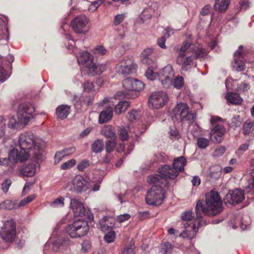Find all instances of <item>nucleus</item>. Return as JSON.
<instances>
[{"label": "nucleus", "instance_id": "72a5a7b5", "mask_svg": "<svg viewBox=\"0 0 254 254\" xmlns=\"http://www.w3.org/2000/svg\"><path fill=\"white\" fill-rule=\"evenodd\" d=\"M163 76L164 78L174 77V72L170 65H167L164 67L158 73L159 78Z\"/></svg>", "mask_w": 254, "mask_h": 254}, {"label": "nucleus", "instance_id": "39448f33", "mask_svg": "<svg viewBox=\"0 0 254 254\" xmlns=\"http://www.w3.org/2000/svg\"><path fill=\"white\" fill-rule=\"evenodd\" d=\"M123 86L126 90L117 92L115 95L116 99L136 98L139 95V92L144 88V84L139 80L127 78L123 81Z\"/></svg>", "mask_w": 254, "mask_h": 254}, {"label": "nucleus", "instance_id": "f704fd0d", "mask_svg": "<svg viewBox=\"0 0 254 254\" xmlns=\"http://www.w3.org/2000/svg\"><path fill=\"white\" fill-rule=\"evenodd\" d=\"M82 87L83 91L85 92L93 93L94 94L97 93V91L96 89V86L92 82L85 81V82L82 84Z\"/></svg>", "mask_w": 254, "mask_h": 254}, {"label": "nucleus", "instance_id": "4d7b16f0", "mask_svg": "<svg viewBox=\"0 0 254 254\" xmlns=\"http://www.w3.org/2000/svg\"><path fill=\"white\" fill-rule=\"evenodd\" d=\"M76 164L75 160H69L61 165V168L63 170L71 168Z\"/></svg>", "mask_w": 254, "mask_h": 254}, {"label": "nucleus", "instance_id": "a19ab883", "mask_svg": "<svg viewBox=\"0 0 254 254\" xmlns=\"http://www.w3.org/2000/svg\"><path fill=\"white\" fill-rule=\"evenodd\" d=\"M209 140L205 137H200L197 139V145L201 149H204L209 145Z\"/></svg>", "mask_w": 254, "mask_h": 254}, {"label": "nucleus", "instance_id": "69168bd1", "mask_svg": "<svg viewBox=\"0 0 254 254\" xmlns=\"http://www.w3.org/2000/svg\"><path fill=\"white\" fill-rule=\"evenodd\" d=\"M125 16L124 14L117 15L114 19V24L115 25L120 24L124 19Z\"/></svg>", "mask_w": 254, "mask_h": 254}, {"label": "nucleus", "instance_id": "6e6552de", "mask_svg": "<svg viewBox=\"0 0 254 254\" xmlns=\"http://www.w3.org/2000/svg\"><path fill=\"white\" fill-rule=\"evenodd\" d=\"M89 230L87 222L81 219L74 221L65 228L66 232L72 238L84 236L87 234Z\"/></svg>", "mask_w": 254, "mask_h": 254}, {"label": "nucleus", "instance_id": "c9c22d12", "mask_svg": "<svg viewBox=\"0 0 254 254\" xmlns=\"http://www.w3.org/2000/svg\"><path fill=\"white\" fill-rule=\"evenodd\" d=\"M254 122L251 120H247L243 126V133L245 135H249L252 133V128H253Z\"/></svg>", "mask_w": 254, "mask_h": 254}, {"label": "nucleus", "instance_id": "37998d69", "mask_svg": "<svg viewBox=\"0 0 254 254\" xmlns=\"http://www.w3.org/2000/svg\"><path fill=\"white\" fill-rule=\"evenodd\" d=\"M174 77L164 78L163 76H160L159 80L164 88H169L173 85V79Z\"/></svg>", "mask_w": 254, "mask_h": 254}, {"label": "nucleus", "instance_id": "bb28decb", "mask_svg": "<svg viewBox=\"0 0 254 254\" xmlns=\"http://www.w3.org/2000/svg\"><path fill=\"white\" fill-rule=\"evenodd\" d=\"M101 133L109 139L117 138L114 128L110 125L103 127L101 130Z\"/></svg>", "mask_w": 254, "mask_h": 254}, {"label": "nucleus", "instance_id": "4c0bfd02", "mask_svg": "<svg viewBox=\"0 0 254 254\" xmlns=\"http://www.w3.org/2000/svg\"><path fill=\"white\" fill-rule=\"evenodd\" d=\"M251 166L252 168L251 176L253 178V181L246 188V191L248 193L254 194V160H252L251 162Z\"/></svg>", "mask_w": 254, "mask_h": 254}, {"label": "nucleus", "instance_id": "e433bc0d", "mask_svg": "<svg viewBox=\"0 0 254 254\" xmlns=\"http://www.w3.org/2000/svg\"><path fill=\"white\" fill-rule=\"evenodd\" d=\"M15 201L10 200H5L0 203V209L10 210L16 209Z\"/></svg>", "mask_w": 254, "mask_h": 254}, {"label": "nucleus", "instance_id": "20e7f679", "mask_svg": "<svg viewBox=\"0 0 254 254\" xmlns=\"http://www.w3.org/2000/svg\"><path fill=\"white\" fill-rule=\"evenodd\" d=\"M205 55L204 49L189 41L183 42L179 52L177 63L182 65V69L187 71L191 67L194 59L203 57Z\"/></svg>", "mask_w": 254, "mask_h": 254}, {"label": "nucleus", "instance_id": "a18cd8bd", "mask_svg": "<svg viewBox=\"0 0 254 254\" xmlns=\"http://www.w3.org/2000/svg\"><path fill=\"white\" fill-rule=\"evenodd\" d=\"M118 135L122 141L127 140L128 138L127 131L124 127L122 126L118 128Z\"/></svg>", "mask_w": 254, "mask_h": 254}, {"label": "nucleus", "instance_id": "f257e3e1", "mask_svg": "<svg viewBox=\"0 0 254 254\" xmlns=\"http://www.w3.org/2000/svg\"><path fill=\"white\" fill-rule=\"evenodd\" d=\"M19 148H11L8 151L7 159H41L45 143L40 139H35L31 132L20 134L18 139Z\"/></svg>", "mask_w": 254, "mask_h": 254}, {"label": "nucleus", "instance_id": "9b49d317", "mask_svg": "<svg viewBox=\"0 0 254 254\" xmlns=\"http://www.w3.org/2000/svg\"><path fill=\"white\" fill-rule=\"evenodd\" d=\"M165 193V190L162 186H153L147 192L146 202L149 205H160L163 202Z\"/></svg>", "mask_w": 254, "mask_h": 254}, {"label": "nucleus", "instance_id": "423d86ee", "mask_svg": "<svg viewBox=\"0 0 254 254\" xmlns=\"http://www.w3.org/2000/svg\"><path fill=\"white\" fill-rule=\"evenodd\" d=\"M193 217L191 211H185L182 214V218L186 222L184 224L185 230L180 234L181 237L191 239L196 234L199 227L201 225V218H198L196 217V218L192 221V218Z\"/></svg>", "mask_w": 254, "mask_h": 254}, {"label": "nucleus", "instance_id": "f8f14e48", "mask_svg": "<svg viewBox=\"0 0 254 254\" xmlns=\"http://www.w3.org/2000/svg\"><path fill=\"white\" fill-rule=\"evenodd\" d=\"M89 21L85 15H78L71 21L70 26L75 33L85 34L90 29Z\"/></svg>", "mask_w": 254, "mask_h": 254}, {"label": "nucleus", "instance_id": "1a4fd4ad", "mask_svg": "<svg viewBox=\"0 0 254 254\" xmlns=\"http://www.w3.org/2000/svg\"><path fill=\"white\" fill-rule=\"evenodd\" d=\"M89 230L87 222L81 219L74 221L65 228L66 232L72 238L84 236L87 234Z\"/></svg>", "mask_w": 254, "mask_h": 254}, {"label": "nucleus", "instance_id": "de8ad7c7", "mask_svg": "<svg viewBox=\"0 0 254 254\" xmlns=\"http://www.w3.org/2000/svg\"><path fill=\"white\" fill-rule=\"evenodd\" d=\"M173 245L169 242H165L161 246V252L162 254H169L173 250Z\"/></svg>", "mask_w": 254, "mask_h": 254}, {"label": "nucleus", "instance_id": "680f3d73", "mask_svg": "<svg viewBox=\"0 0 254 254\" xmlns=\"http://www.w3.org/2000/svg\"><path fill=\"white\" fill-rule=\"evenodd\" d=\"M234 59H243L244 57V53L243 51V46L240 45L237 51L234 53Z\"/></svg>", "mask_w": 254, "mask_h": 254}, {"label": "nucleus", "instance_id": "6e6d98bb", "mask_svg": "<svg viewBox=\"0 0 254 254\" xmlns=\"http://www.w3.org/2000/svg\"><path fill=\"white\" fill-rule=\"evenodd\" d=\"M11 181L9 179H6L1 184V189L3 192L6 193L11 186Z\"/></svg>", "mask_w": 254, "mask_h": 254}, {"label": "nucleus", "instance_id": "09e8293b", "mask_svg": "<svg viewBox=\"0 0 254 254\" xmlns=\"http://www.w3.org/2000/svg\"><path fill=\"white\" fill-rule=\"evenodd\" d=\"M235 65L234 66L236 68V70L239 71H244L246 68V65L244 62L240 59H234Z\"/></svg>", "mask_w": 254, "mask_h": 254}, {"label": "nucleus", "instance_id": "c756f323", "mask_svg": "<svg viewBox=\"0 0 254 254\" xmlns=\"http://www.w3.org/2000/svg\"><path fill=\"white\" fill-rule=\"evenodd\" d=\"M101 230L103 232L110 231L114 226V224L110 222L108 217H103L99 222Z\"/></svg>", "mask_w": 254, "mask_h": 254}, {"label": "nucleus", "instance_id": "a211bd4d", "mask_svg": "<svg viewBox=\"0 0 254 254\" xmlns=\"http://www.w3.org/2000/svg\"><path fill=\"white\" fill-rule=\"evenodd\" d=\"M245 198L244 191L239 189L230 190L224 198L226 204H235L241 202Z\"/></svg>", "mask_w": 254, "mask_h": 254}, {"label": "nucleus", "instance_id": "412c9836", "mask_svg": "<svg viewBox=\"0 0 254 254\" xmlns=\"http://www.w3.org/2000/svg\"><path fill=\"white\" fill-rule=\"evenodd\" d=\"M70 208L75 217H81L85 214L86 209L84 206L76 198L71 199Z\"/></svg>", "mask_w": 254, "mask_h": 254}, {"label": "nucleus", "instance_id": "2f4dec72", "mask_svg": "<svg viewBox=\"0 0 254 254\" xmlns=\"http://www.w3.org/2000/svg\"><path fill=\"white\" fill-rule=\"evenodd\" d=\"M75 150L74 147H71L58 151L55 155V159H63L72 154L75 151Z\"/></svg>", "mask_w": 254, "mask_h": 254}, {"label": "nucleus", "instance_id": "4468645a", "mask_svg": "<svg viewBox=\"0 0 254 254\" xmlns=\"http://www.w3.org/2000/svg\"><path fill=\"white\" fill-rule=\"evenodd\" d=\"M137 67L131 57H126L116 65L117 72L125 76L134 72Z\"/></svg>", "mask_w": 254, "mask_h": 254}, {"label": "nucleus", "instance_id": "bf43d9fd", "mask_svg": "<svg viewBox=\"0 0 254 254\" xmlns=\"http://www.w3.org/2000/svg\"><path fill=\"white\" fill-rule=\"evenodd\" d=\"M8 77L7 71L4 69L3 67L0 66V81L3 82Z\"/></svg>", "mask_w": 254, "mask_h": 254}, {"label": "nucleus", "instance_id": "5fc2aeb1", "mask_svg": "<svg viewBox=\"0 0 254 254\" xmlns=\"http://www.w3.org/2000/svg\"><path fill=\"white\" fill-rule=\"evenodd\" d=\"M90 164L88 160H83L77 166V168L79 171H82Z\"/></svg>", "mask_w": 254, "mask_h": 254}, {"label": "nucleus", "instance_id": "8fccbe9b", "mask_svg": "<svg viewBox=\"0 0 254 254\" xmlns=\"http://www.w3.org/2000/svg\"><path fill=\"white\" fill-rule=\"evenodd\" d=\"M173 82L174 87L178 89H181L184 84L183 78L180 76L176 77Z\"/></svg>", "mask_w": 254, "mask_h": 254}, {"label": "nucleus", "instance_id": "79ce46f5", "mask_svg": "<svg viewBox=\"0 0 254 254\" xmlns=\"http://www.w3.org/2000/svg\"><path fill=\"white\" fill-rule=\"evenodd\" d=\"M169 129H170V131L169 132V138L172 140H178L181 137V136H180L177 128L175 127H174V126L170 127Z\"/></svg>", "mask_w": 254, "mask_h": 254}, {"label": "nucleus", "instance_id": "ea45409f", "mask_svg": "<svg viewBox=\"0 0 254 254\" xmlns=\"http://www.w3.org/2000/svg\"><path fill=\"white\" fill-rule=\"evenodd\" d=\"M104 147V143L102 140L98 139L94 141L92 145V150L95 153L102 151Z\"/></svg>", "mask_w": 254, "mask_h": 254}, {"label": "nucleus", "instance_id": "0eeeda50", "mask_svg": "<svg viewBox=\"0 0 254 254\" xmlns=\"http://www.w3.org/2000/svg\"><path fill=\"white\" fill-rule=\"evenodd\" d=\"M79 64L85 66L87 73L89 76H95L101 74L106 68L105 65H96L93 62V58L91 54L87 52H82L78 58Z\"/></svg>", "mask_w": 254, "mask_h": 254}, {"label": "nucleus", "instance_id": "9d476101", "mask_svg": "<svg viewBox=\"0 0 254 254\" xmlns=\"http://www.w3.org/2000/svg\"><path fill=\"white\" fill-rule=\"evenodd\" d=\"M173 113L176 120L183 123H193L196 118V114L190 111L186 103L178 104L174 108Z\"/></svg>", "mask_w": 254, "mask_h": 254}, {"label": "nucleus", "instance_id": "7ed1b4c3", "mask_svg": "<svg viewBox=\"0 0 254 254\" xmlns=\"http://www.w3.org/2000/svg\"><path fill=\"white\" fill-rule=\"evenodd\" d=\"M223 210V202L218 192L211 190L206 195L205 206L199 200L196 204V216L202 218V213L208 216L220 214Z\"/></svg>", "mask_w": 254, "mask_h": 254}, {"label": "nucleus", "instance_id": "3c124183", "mask_svg": "<svg viewBox=\"0 0 254 254\" xmlns=\"http://www.w3.org/2000/svg\"><path fill=\"white\" fill-rule=\"evenodd\" d=\"M64 197L60 196L55 200H54L52 203L51 205L53 207H62L64 206Z\"/></svg>", "mask_w": 254, "mask_h": 254}, {"label": "nucleus", "instance_id": "b1692460", "mask_svg": "<svg viewBox=\"0 0 254 254\" xmlns=\"http://www.w3.org/2000/svg\"><path fill=\"white\" fill-rule=\"evenodd\" d=\"M70 112V107L67 105H62L57 108L56 115L60 119L66 118Z\"/></svg>", "mask_w": 254, "mask_h": 254}, {"label": "nucleus", "instance_id": "58836bf2", "mask_svg": "<svg viewBox=\"0 0 254 254\" xmlns=\"http://www.w3.org/2000/svg\"><path fill=\"white\" fill-rule=\"evenodd\" d=\"M106 145V150L108 153H110L112 152L117 145V141L116 139L114 138V139H108L105 142Z\"/></svg>", "mask_w": 254, "mask_h": 254}, {"label": "nucleus", "instance_id": "864d4df0", "mask_svg": "<svg viewBox=\"0 0 254 254\" xmlns=\"http://www.w3.org/2000/svg\"><path fill=\"white\" fill-rule=\"evenodd\" d=\"M116 237V234L114 232L109 231L104 236L105 240L108 243L114 241Z\"/></svg>", "mask_w": 254, "mask_h": 254}, {"label": "nucleus", "instance_id": "338daca9", "mask_svg": "<svg viewBox=\"0 0 254 254\" xmlns=\"http://www.w3.org/2000/svg\"><path fill=\"white\" fill-rule=\"evenodd\" d=\"M130 217V216L129 214L126 213L118 215L117 217V220L119 222L122 223L125 221L128 220Z\"/></svg>", "mask_w": 254, "mask_h": 254}, {"label": "nucleus", "instance_id": "4be33fe9", "mask_svg": "<svg viewBox=\"0 0 254 254\" xmlns=\"http://www.w3.org/2000/svg\"><path fill=\"white\" fill-rule=\"evenodd\" d=\"M37 164L36 163H31L23 164L20 169V174L22 176L32 177L36 173Z\"/></svg>", "mask_w": 254, "mask_h": 254}, {"label": "nucleus", "instance_id": "7c9ffc66", "mask_svg": "<svg viewBox=\"0 0 254 254\" xmlns=\"http://www.w3.org/2000/svg\"><path fill=\"white\" fill-rule=\"evenodd\" d=\"M130 106V102L126 100L120 101L115 107L114 111L116 114L119 115L125 112Z\"/></svg>", "mask_w": 254, "mask_h": 254}, {"label": "nucleus", "instance_id": "a878e982", "mask_svg": "<svg viewBox=\"0 0 254 254\" xmlns=\"http://www.w3.org/2000/svg\"><path fill=\"white\" fill-rule=\"evenodd\" d=\"M231 0H216L214 8L220 12H225L228 8Z\"/></svg>", "mask_w": 254, "mask_h": 254}, {"label": "nucleus", "instance_id": "2eb2a0df", "mask_svg": "<svg viewBox=\"0 0 254 254\" xmlns=\"http://www.w3.org/2000/svg\"><path fill=\"white\" fill-rule=\"evenodd\" d=\"M1 238L7 242H13L16 237V225L13 220L6 221L0 232Z\"/></svg>", "mask_w": 254, "mask_h": 254}, {"label": "nucleus", "instance_id": "13d9d810", "mask_svg": "<svg viewBox=\"0 0 254 254\" xmlns=\"http://www.w3.org/2000/svg\"><path fill=\"white\" fill-rule=\"evenodd\" d=\"M138 116V112L133 110L128 113L127 118L129 122H133L136 119Z\"/></svg>", "mask_w": 254, "mask_h": 254}, {"label": "nucleus", "instance_id": "393cba45", "mask_svg": "<svg viewBox=\"0 0 254 254\" xmlns=\"http://www.w3.org/2000/svg\"><path fill=\"white\" fill-rule=\"evenodd\" d=\"M113 114V108H110L102 111L99 117V122L102 124L111 120Z\"/></svg>", "mask_w": 254, "mask_h": 254}, {"label": "nucleus", "instance_id": "774afa93", "mask_svg": "<svg viewBox=\"0 0 254 254\" xmlns=\"http://www.w3.org/2000/svg\"><path fill=\"white\" fill-rule=\"evenodd\" d=\"M134 246L133 245H130L125 249L123 254H134Z\"/></svg>", "mask_w": 254, "mask_h": 254}, {"label": "nucleus", "instance_id": "0e129e2a", "mask_svg": "<svg viewBox=\"0 0 254 254\" xmlns=\"http://www.w3.org/2000/svg\"><path fill=\"white\" fill-rule=\"evenodd\" d=\"M14 61V57L12 55L9 54L6 58V62L4 64V62L2 61V64L6 65L7 67H9L10 68H12V63Z\"/></svg>", "mask_w": 254, "mask_h": 254}, {"label": "nucleus", "instance_id": "5701e85b", "mask_svg": "<svg viewBox=\"0 0 254 254\" xmlns=\"http://www.w3.org/2000/svg\"><path fill=\"white\" fill-rule=\"evenodd\" d=\"M73 185L78 191H81L87 188V182L81 176H77L73 179Z\"/></svg>", "mask_w": 254, "mask_h": 254}, {"label": "nucleus", "instance_id": "ddd939ff", "mask_svg": "<svg viewBox=\"0 0 254 254\" xmlns=\"http://www.w3.org/2000/svg\"><path fill=\"white\" fill-rule=\"evenodd\" d=\"M34 112L35 108L32 104L28 103L20 104L17 112L18 120L26 125L29 123Z\"/></svg>", "mask_w": 254, "mask_h": 254}, {"label": "nucleus", "instance_id": "c03bdc74", "mask_svg": "<svg viewBox=\"0 0 254 254\" xmlns=\"http://www.w3.org/2000/svg\"><path fill=\"white\" fill-rule=\"evenodd\" d=\"M23 124L21 123L17 118V116H12L10 119L8 123V127L11 129L17 128L19 127V124Z\"/></svg>", "mask_w": 254, "mask_h": 254}, {"label": "nucleus", "instance_id": "f03ea898", "mask_svg": "<svg viewBox=\"0 0 254 254\" xmlns=\"http://www.w3.org/2000/svg\"><path fill=\"white\" fill-rule=\"evenodd\" d=\"M186 160H174L172 166L165 165L158 169L160 175L155 174L148 176L147 182L153 186H162V187L168 186V180L174 179L179 175L180 172L184 170Z\"/></svg>", "mask_w": 254, "mask_h": 254}, {"label": "nucleus", "instance_id": "dca6fc26", "mask_svg": "<svg viewBox=\"0 0 254 254\" xmlns=\"http://www.w3.org/2000/svg\"><path fill=\"white\" fill-rule=\"evenodd\" d=\"M168 100V96L164 92L159 91L153 93L148 99L149 106L153 109H160L165 105Z\"/></svg>", "mask_w": 254, "mask_h": 254}, {"label": "nucleus", "instance_id": "e2e57ef3", "mask_svg": "<svg viewBox=\"0 0 254 254\" xmlns=\"http://www.w3.org/2000/svg\"><path fill=\"white\" fill-rule=\"evenodd\" d=\"M226 149L224 146H220L216 148L213 152V156L219 157L222 156L225 152Z\"/></svg>", "mask_w": 254, "mask_h": 254}, {"label": "nucleus", "instance_id": "aec40b11", "mask_svg": "<svg viewBox=\"0 0 254 254\" xmlns=\"http://www.w3.org/2000/svg\"><path fill=\"white\" fill-rule=\"evenodd\" d=\"M63 242V240L61 239L54 240L53 238H50L44 246V253L47 254L51 250L54 252L58 251L62 246Z\"/></svg>", "mask_w": 254, "mask_h": 254}, {"label": "nucleus", "instance_id": "052dcab7", "mask_svg": "<svg viewBox=\"0 0 254 254\" xmlns=\"http://www.w3.org/2000/svg\"><path fill=\"white\" fill-rule=\"evenodd\" d=\"M107 52L106 48L102 45L97 46L94 50V54H100L101 55H105Z\"/></svg>", "mask_w": 254, "mask_h": 254}, {"label": "nucleus", "instance_id": "603ef678", "mask_svg": "<svg viewBox=\"0 0 254 254\" xmlns=\"http://www.w3.org/2000/svg\"><path fill=\"white\" fill-rule=\"evenodd\" d=\"M150 9H144L141 12L140 18L142 22H144L151 17V13Z\"/></svg>", "mask_w": 254, "mask_h": 254}, {"label": "nucleus", "instance_id": "cd10ccee", "mask_svg": "<svg viewBox=\"0 0 254 254\" xmlns=\"http://www.w3.org/2000/svg\"><path fill=\"white\" fill-rule=\"evenodd\" d=\"M19 160H0V165L7 168L8 171H12L16 167ZM21 163L26 160H19Z\"/></svg>", "mask_w": 254, "mask_h": 254}, {"label": "nucleus", "instance_id": "f3484780", "mask_svg": "<svg viewBox=\"0 0 254 254\" xmlns=\"http://www.w3.org/2000/svg\"><path fill=\"white\" fill-rule=\"evenodd\" d=\"M94 99V94L87 95L86 94H82L80 96L74 95L73 102L75 108L77 110H86L89 106L93 104Z\"/></svg>", "mask_w": 254, "mask_h": 254}, {"label": "nucleus", "instance_id": "c85d7f7f", "mask_svg": "<svg viewBox=\"0 0 254 254\" xmlns=\"http://www.w3.org/2000/svg\"><path fill=\"white\" fill-rule=\"evenodd\" d=\"M226 97L228 102L234 105H240L243 101L238 94L234 92L228 93Z\"/></svg>", "mask_w": 254, "mask_h": 254}, {"label": "nucleus", "instance_id": "473e14b6", "mask_svg": "<svg viewBox=\"0 0 254 254\" xmlns=\"http://www.w3.org/2000/svg\"><path fill=\"white\" fill-rule=\"evenodd\" d=\"M222 173V168L219 165L212 166L210 168L209 177L212 180L219 178Z\"/></svg>", "mask_w": 254, "mask_h": 254}, {"label": "nucleus", "instance_id": "49530a36", "mask_svg": "<svg viewBox=\"0 0 254 254\" xmlns=\"http://www.w3.org/2000/svg\"><path fill=\"white\" fill-rule=\"evenodd\" d=\"M145 75L146 78L150 80H153L158 76V73L153 71L152 66H149L148 68L145 72Z\"/></svg>", "mask_w": 254, "mask_h": 254}, {"label": "nucleus", "instance_id": "6ab92c4d", "mask_svg": "<svg viewBox=\"0 0 254 254\" xmlns=\"http://www.w3.org/2000/svg\"><path fill=\"white\" fill-rule=\"evenodd\" d=\"M226 133V128L222 125L216 124L212 127L210 132V138L214 143H221Z\"/></svg>", "mask_w": 254, "mask_h": 254}]
</instances>
